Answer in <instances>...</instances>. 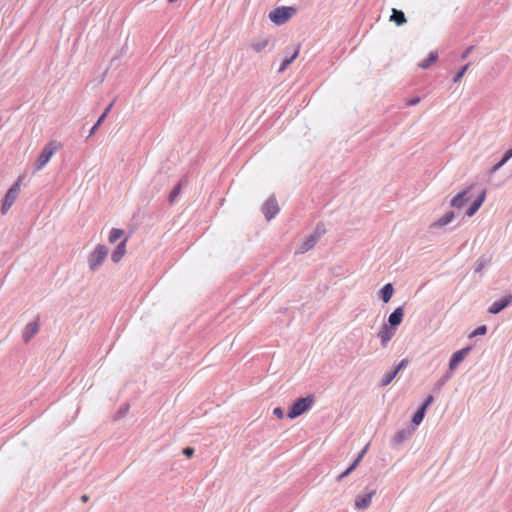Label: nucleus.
<instances>
[{"mask_svg":"<svg viewBox=\"0 0 512 512\" xmlns=\"http://www.w3.org/2000/svg\"><path fill=\"white\" fill-rule=\"evenodd\" d=\"M314 396L308 395L303 398H299L296 400L293 405L291 406L287 416L289 419L297 418L298 416L302 415L306 411H308L312 405L314 404Z\"/></svg>","mask_w":512,"mask_h":512,"instance_id":"f257e3e1","label":"nucleus"},{"mask_svg":"<svg viewBox=\"0 0 512 512\" xmlns=\"http://www.w3.org/2000/svg\"><path fill=\"white\" fill-rule=\"evenodd\" d=\"M296 9L294 7L282 6L275 8L269 13V19L276 25L285 24L293 15Z\"/></svg>","mask_w":512,"mask_h":512,"instance_id":"f03ea898","label":"nucleus"},{"mask_svg":"<svg viewBox=\"0 0 512 512\" xmlns=\"http://www.w3.org/2000/svg\"><path fill=\"white\" fill-rule=\"evenodd\" d=\"M60 148V144L56 142H50L44 146V148L41 150L36 163H35V169L36 171L41 170L52 158L54 153Z\"/></svg>","mask_w":512,"mask_h":512,"instance_id":"7ed1b4c3","label":"nucleus"},{"mask_svg":"<svg viewBox=\"0 0 512 512\" xmlns=\"http://www.w3.org/2000/svg\"><path fill=\"white\" fill-rule=\"evenodd\" d=\"M108 255V249L104 245H97L89 256V266L91 270H96Z\"/></svg>","mask_w":512,"mask_h":512,"instance_id":"20e7f679","label":"nucleus"},{"mask_svg":"<svg viewBox=\"0 0 512 512\" xmlns=\"http://www.w3.org/2000/svg\"><path fill=\"white\" fill-rule=\"evenodd\" d=\"M22 179L19 178L17 182L8 190L6 193L3 203H2V214H6L7 211L11 208V206L14 204L19 192H20V183Z\"/></svg>","mask_w":512,"mask_h":512,"instance_id":"39448f33","label":"nucleus"},{"mask_svg":"<svg viewBox=\"0 0 512 512\" xmlns=\"http://www.w3.org/2000/svg\"><path fill=\"white\" fill-rule=\"evenodd\" d=\"M279 210L280 208L275 198L268 199L262 208L265 218L268 221L271 220L279 212Z\"/></svg>","mask_w":512,"mask_h":512,"instance_id":"423d86ee","label":"nucleus"},{"mask_svg":"<svg viewBox=\"0 0 512 512\" xmlns=\"http://www.w3.org/2000/svg\"><path fill=\"white\" fill-rule=\"evenodd\" d=\"M394 335H395V329L386 324H384L378 332V337H379L383 347L387 346V344L394 337Z\"/></svg>","mask_w":512,"mask_h":512,"instance_id":"0eeeda50","label":"nucleus"},{"mask_svg":"<svg viewBox=\"0 0 512 512\" xmlns=\"http://www.w3.org/2000/svg\"><path fill=\"white\" fill-rule=\"evenodd\" d=\"M512 302V296L506 295L501 300L495 301L489 308L491 314H497Z\"/></svg>","mask_w":512,"mask_h":512,"instance_id":"6e6552de","label":"nucleus"},{"mask_svg":"<svg viewBox=\"0 0 512 512\" xmlns=\"http://www.w3.org/2000/svg\"><path fill=\"white\" fill-rule=\"evenodd\" d=\"M469 351H470V347H466V348H463V349L455 352L450 359V363H449L450 370H454L459 365V363L464 360V358L469 353Z\"/></svg>","mask_w":512,"mask_h":512,"instance_id":"1a4fd4ad","label":"nucleus"},{"mask_svg":"<svg viewBox=\"0 0 512 512\" xmlns=\"http://www.w3.org/2000/svg\"><path fill=\"white\" fill-rule=\"evenodd\" d=\"M39 331V322L33 321L26 325L23 331V340L25 343L29 342L32 337Z\"/></svg>","mask_w":512,"mask_h":512,"instance_id":"9d476101","label":"nucleus"},{"mask_svg":"<svg viewBox=\"0 0 512 512\" xmlns=\"http://www.w3.org/2000/svg\"><path fill=\"white\" fill-rule=\"evenodd\" d=\"M403 317H404V310H403V308L402 307L396 308L389 315L388 321H389L390 326L395 327V326L400 325L402 320H403Z\"/></svg>","mask_w":512,"mask_h":512,"instance_id":"9b49d317","label":"nucleus"},{"mask_svg":"<svg viewBox=\"0 0 512 512\" xmlns=\"http://www.w3.org/2000/svg\"><path fill=\"white\" fill-rule=\"evenodd\" d=\"M126 243H127V239L122 241L116 247L115 251L112 253L111 259H112V261L114 263H118L123 258V256L125 255V253H126Z\"/></svg>","mask_w":512,"mask_h":512,"instance_id":"f8f14e48","label":"nucleus"},{"mask_svg":"<svg viewBox=\"0 0 512 512\" xmlns=\"http://www.w3.org/2000/svg\"><path fill=\"white\" fill-rule=\"evenodd\" d=\"M374 494H375V492L372 491L364 496L358 497L355 501L356 508H358V509L367 508L371 504L372 497Z\"/></svg>","mask_w":512,"mask_h":512,"instance_id":"ddd939ff","label":"nucleus"},{"mask_svg":"<svg viewBox=\"0 0 512 512\" xmlns=\"http://www.w3.org/2000/svg\"><path fill=\"white\" fill-rule=\"evenodd\" d=\"M468 190H465L459 194H457L452 200L451 205L455 208H462L466 202L469 201L467 197Z\"/></svg>","mask_w":512,"mask_h":512,"instance_id":"4468645a","label":"nucleus"},{"mask_svg":"<svg viewBox=\"0 0 512 512\" xmlns=\"http://www.w3.org/2000/svg\"><path fill=\"white\" fill-rule=\"evenodd\" d=\"M485 196H486L485 192L482 191L481 194L479 195V197L476 200H474L471 207L467 210V212H466L467 216L471 217L477 212V210L483 204V202L485 200Z\"/></svg>","mask_w":512,"mask_h":512,"instance_id":"2eb2a0df","label":"nucleus"},{"mask_svg":"<svg viewBox=\"0 0 512 512\" xmlns=\"http://www.w3.org/2000/svg\"><path fill=\"white\" fill-rule=\"evenodd\" d=\"M368 445L364 447V449L361 451L359 456L356 458V460L353 462V464L339 476V480H342L344 477L348 476L360 463L361 459L363 458L364 454L367 452Z\"/></svg>","mask_w":512,"mask_h":512,"instance_id":"dca6fc26","label":"nucleus"},{"mask_svg":"<svg viewBox=\"0 0 512 512\" xmlns=\"http://www.w3.org/2000/svg\"><path fill=\"white\" fill-rule=\"evenodd\" d=\"M268 44V38H257L251 42V47L255 52L259 53L262 50H264L268 46Z\"/></svg>","mask_w":512,"mask_h":512,"instance_id":"f3484780","label":"nucleus"},{"mask_svg":"<svg viewBox=\"0 0 512 512\" xmlns=\"http://www.w3.org/2000/svg\"><path fill=\"white\" fill-rule=\"evenodd\" d=\"M317 238L315 236H309L299 247L300 253H305L312 249L316 244Z\"/></svg>","mask_w":512,"mask_h":512,"instance_id":"a211bd4d","label":"nucleus"},{"mask_svg":"<svg viewBox=\"0 0 512 512\" xmlns=\"http://www.w3.org/2000/svg\"><path fill=\"white\" fill-rule=\"evenodd\" d=\"M390 20L395 22L398 26L406 23V17L404 15V13L397 9L392 10V15L390 17Z\"/></svg>","mask_w":512,"mask_h":512,"instance_id":"6ab92c4d","label":"nucleus"},{"mask_svg":"<svg viewBox=\"0 0 512 512\" xmlns=\"http://www.w3.org/2000/svg\"><path fill=\"white\" fill-rule=\"evenodd\" d=\"M393 292H394V289H393L392 284L388 283V284L384 285L383 288L381 289L382 300L385 303L389 302L393 295Z\"/></svg>","mask_w":512,"mask_h":512,"instance_id":"aec40b11","label":"nucleus"},{"mask_svg":"<svg viewBox=\"0 0 512 512\" xmlns=\"http://www.w3.org/2000/svg\"><path fill=\"white\" fill-rule=\"evenodd\" d=\"M113 103H110V105L104 110V112L102 113V115L99 117V119L97 120V122L94 124V126L91 128L90 130V135H93L97 129L99 128V126L102 124V122L104 121V119L107 117L108 113L110 112L111 110V107H112Z\"/></svg>","mask_w":512,"mask_h":512,"instance_id":"412c9836","label":"nucleus"},{"mask_svg":"<svg viewBox=\"0 0 512 512\" xmlns=\"http://www.w3.org/2000/svg\"><path fill=\"white\" fill-rule=\"evenodd\" d=\"M438 59V53L437 52H431L428 56V58L421 63H419V67L422 69L428 68L431 64L435 63Z\"/></svg>","mask_w":512,"mask_h":512,"instance_id":"4be33fe9","label":"nucleus"},{"mask_svg":"<svg viewBox=\"0 0 512 512\" xmlns=\"http://www.w3.org/2000/svg\"><path fill=\"white\" fill-rule=\"evenodd\" d=\"M454 218L453 212L446 213L442 218L433 224V226H445L449 224Z\"/></svg>","mask_w":512,"mask_h":512,"instance_id":"5701e85b","label":"nucleus"},{"mask_svg":"<svg viewBox=\"0 0 512 512\" xmlns=\"http://www.w3.org/2000/svg\"><path fill=\"white\" fill-rule=\"evenodd\" d=\"M124 234V231L122 229H118V228H113L111 231H110V234H109V242L110 243H114L116 242L118 239H120Z\"/></svg>","mask_w":512,"mask_h":512,"instance_id":"b1692460","label":"nucleus"},{"mask_svg":"<svg viewBox=\"0 0 512 512\" xmlns=\"http://www.w3.org/2000/svg\"><path fill=\"white\" fill-rule=\"evenodd\" d=\"M299 47L294 51L293 55L288 58V59H285L281 65V67L279 68V72H283L298 56L299 54Z\"/></svg>","mask_w":512,"mask_h":512,"instance_id":"393cba45","label":"nucleus"},{"mask_svg":"<svg viewBox=\"0 0 512 512\" xmlns=\"http://www.w3.org/2000/svg\"><path fill=\"white\" fill-rule=\"evenodd\" d=\"M425 412V407H420L418 411L414 414L412 421L415 425H419L422 422L425 416Z\"/></svg>","mask_w":512,"mask_h":512,"instance_id":"a878e982","label":"nucleus"},{"mask_svg":"<svg viewBox=\"0 0 512 512\" xmlns=\"http://www.w3.org/2000/svg\"><path fill=\"white\" fill-rule=\"evenodd\" d=\"M396 375H397V373L395 371L386 373L383 376L382 381H381L382 386H387L388 384H390Z\"/></svg>","mask_w":512,"mask_h":512,"instance_id":"bb28decb","label":"nucleus"},{"mask_svg":"<svg viewBox=\"0 0 512 512\" xmlns=\"http://www.w3.org/2000/svg\"><path fill=\"white\" fill-rule=\"evenodd\" d=\"M470 66V63L466 64L456 75L455 77L453 78V82L456 83L458 81L461 80V78L464 76V74L466 73V71L468 70Z\"/></svg>","mask_w":512,"mask_h":512,"instance_id":"cd10ccee","label":"nucleus"},{"mask_svg":"<svg viewBox=\"0 0 512 512\" xmlns=\"http://www.w3.org/2000/svg\"><path fill=\"white\" fill-rule=\"evenodd\" d=\"M512 157V149L506 151L504 157L502 158V160L496 165V168L502 166L503 164H505L510 158Z\"/></svg>","mask_w":512,"mask_h":512,"instance_id":"c85d7f7f","label":"nucleus"},{"mask_svg":"<svg viewBox=\"0 0 512 512\" xmlns=\"http://www.w3.org/2000/svg\"><path fill=\"white\" fill-rule=\"evenodd\" d=\"M486 331H487V328L485 325L480 326L473 331V333L471 334V337L476 336V335H484L486 333Z\"/></svg>","mask_w":512,"mask_h":512,"instance_id":"c756f323","label":"nucleus"},{"mask_svg":"<svg viewBox=\"0 0 512 512\" xmlns=\"http://www.w3.org/2000/svg\"><path fill=\"white\" fill-rule=\"evenodd\" d=\"M274 416H276L278 419H282L284 417V412L280 407H276L273 410Z\"/></svg>","mask_w":512,"mask_h":512,"instance_id":"7c9ffc66","label":"nucleus"},{"mask_svg":"<svg viewBox=\"0 0 512 512\" xmlns=\"http://www.w3.org/2000/svg\"><path fill=\"white\" fill-rule=\"evenodd\" d=\"M408 364V360L404 359L402 360L399 365L395 368V372L398 373L401 369L405 368Z\"/></svg>","mask_w":512,"mask_h":512,"instance_id":"2f4dec72","label":"nucleus"},{"mask_svg":"<svg viewBox=\"0 0 512 512\" xmlns=\"http://www.w3.org/2000/svg\"><path fill=\"white\" fill-rule=\"evenodd\" d=\"M434 401V398L432 395L428 396V398L425 400L423 405L421 407H425V410L428 408V406Z\"/></svg>","mask_w":512,"mask_h":512,"instance_id":"473e14b6","label":"nucleus"},{"mask_svg":"<svg viewBox=\"0 0 512 512\" xmlns=\"http://www.w3.org/2000/svg\"><path fill=\"white\" fill-rule=\"evenodd\" d=\"M474 49V46H469L464 52L463 54L461 55V58L462 59H466L468 57V55L472 52V50Z\"/></svg>","mask_w":512,"mask_h":512,"instance_id":"72a5a7b5","label":"nucleus"},{"mask_svg":"<svg viewBox=\"0 0 512 512\" xmlns=\"http://www.w3.org/2000/svg\"><path fill=\"white\" fill-rule=\"evenodd\" d=\"M183 453H184V455H186L187 457L190 458L193 455L194 450H193V448L187 447L183 450Z\"/></svg>","mask_w":512,"mask_h":512,"instance_id":"f704fd0d","label":"nucleus"},{"mask_svg":"<svg viewBox=\"0 0 512 512\" xmlns=\"http://www.w3.org/2000/svg\"><path fill=\"white\" fill-rule=\"evenodd\" d=\"M419 101H420V98H418V97H417V98H414V99H411V100L408 102V105H410V106L416 105V104H418V103H419Z\"/></svg>","mask_w":512,"mask_h":512,"instance_id":"c9c22d12","label":"nucleus"},{"mask_svg":"<svg viewBox=\"0 0 512 512\" xmlns=\"http://www.w3.org/2000/svg\"><path fill=\"white\" fill-rule=\"evenodd\" d=\"M88 500H89L88 495H82V497H81L82 502L86 503V502H88Z\"/></svg>","mask_w":512,"mask_h":512,"instance_id":"e433bc0d","label":"nucleus"},{"mask_svg":"<svg viewBox=\"0 0 512 512\" xmlns=\"http://www.w3.org/2000/svg\"><path fill=\"white\" fill-rule=\"evenodd\" d=\"M179 192V189H176L172 194H171V201H173V198L178 194Z\"/></svg>","mask_w":512,"mask_h":512,"instance_id":"4c0bfd02","label":"nucleus"},{"mask_svg":"<svg viewBox=\"0 0 512 512\" xmlns=\"http://www.w3.org/2000/svg\"><path fill=\"white\" fill-rule=\"evenodd\" d=\"M401 439H402V435H401V434H399V435L397 436V442H400V441H401Z\"/></svg>","mask_w":512,"mask_h":512,"instance_id":"58836bf2","label":"nucleus"},{"mask_svg":"<svg viewBox=\"0 0 512 512\" xmlns=\"http://www.w3.org/2000/svg\"><path fill=\"white\" fill-rule=\"evenodd\" d=\"M170 2H173L174 0H169Z\"/></svg>","mask_w":512,"mask_h":512,"instance_id":"ea45409f","label":"nucleus"}]
</instances>
